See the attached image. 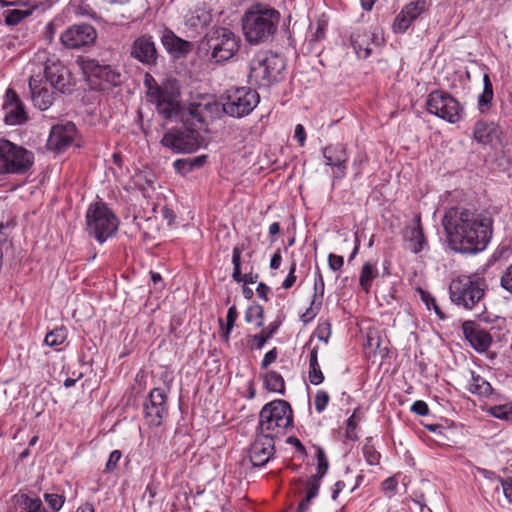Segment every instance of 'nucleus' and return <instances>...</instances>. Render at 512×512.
I'll return each mask as SVG.
<instances>
[{
  "label": "nucleus",
  "mask_w": 512,
  "mask_h": 512,
  "mask_svg": "<svg viewBox=\"0 0 512 512\" xmlns=\"http://www.w3.org/2000/svg\"><path fill=\"white\" fill-rule=\"evenodd\" d=\"M442 225L450 248L463 254L485 250L493 234V220L490 217L463 207L448 209Z\"/></svg>",
  "instance_id": "f257e3e1"
},
{
  "label": "nucleus",
  "mask_w": 512,
  "mask_h": 512,
  "mask_svg": "<svg viewBox=\"0 0 512 512\" xmlns=\"http://www.w3.org/2000/svg\"><path fill=\"white\" fill-rule=\"evenodd\" d=\"M280 22V13L267 5L251 6L242 17L245 39L252 45L264 43L275 35Z\"/></svg>",
  "instance_id": "f03ea898"
},
{
  "label": "nucleus",
  "mask_w": 512,
  "mask_h": 512,
  "mask_svg": "<svg viewBox=\"0 0 512 512\" xmlns=\"http://www.w3.org/2000/svg\"><path fill=\"white\" fill-rule=\"evenodd\" d=\"M144 87L148 100L156 105V109L166 119L178 113L179 91L174 81H166L159 85L149 73L144 76Z\"/></svg>",
  "instance_id": "7ed1b4c3"
},
{
  "label": "nucleus",
  "mask_w": 512,
  "mask_h": 512,
  "mask_svg": "<svg viewBox=\"0 0 512 512\" xmlns=\"http://www.w3.org/2000/svg\"><path fill=\"white\" fill-rule=\"evenodd\" d=\"M239 38L227 28L210 31L202 40L200 49L212 62L221 63L231 59L239 50Z\"/></svg>",
  "instance_id": "20e7f679"
},
{
  "label": "nucleus",
  "mask_w": 512,
  "mask_h": 512,
  "mask_svg": "<svg viewBox=\"0 0 512 512\" xmlns=\"http://www.w3.org/2000/svg\"><path fill=\"white\" fill-rule=\"evenodd\" d=\"M284 60L274 53L258 54L250 62L249 83L259 88H267L282 79Z\"/></svg>",
  "instance_id": "39448f33"
},
{
  "label": "nucleus",
  "mask_w": 512,
  "mask_h": 512,
  "mask_svg": "<svg viewBox=\"0 0 512 512\" xmlns=\"http://www.w3.org/2000/svg\"><path fill=\"white\" fill-rule=\"evenodd\" d=\"M118 225L117 217L105 203L96 202L89 206L86 212V231L100 244L116 233Z\"/></svg>",
  "instance_id": "423d86ee"
},
{
  "label": "nucleus",
  "mask_w": 512,
  "mask_h": 512,
  "mask_svg": "<svg viewBox=\"0 0 512 512\" xmlns=\"http://www.w3.org/2000/svg\"><path fill=\"white\" fill-rule=\"evenodd\" d=\"M486 283L476 276H460L449 285L451 301L465 309H472L484 296Z\"/></svg>",
  "instance_id": "0eeeda50"
},
{
  "label": "nucleus",
  "mask_w": 512,
  "mask_h": 512,
  "mask_svg": "<svg viewBox=\"0 0 512 512\" xmlns=\"http://www.w3.org/2000/svg\"><path fill=\"white\" fill-rule=\"evenodd\" d=\"M34 164V153L9 140H0V174H24Z\"/></svg>",
  "instance_id": "6e6552de"
},
{
  "label": "nucleus",
  "mask_w": 512,
  "mask_h": 512,
  "mask_svg": "<svg viewBox=\"0 0 512 512\" xmlns=\"http://www.w3.org/2000/svg\"><path fill=\"white\" fill-rule=\"evenodd\" d=\"M288 428V403L275 400L266 404L259 415L258 429L272 437L285 436Z\"/></svg>",
  "instance_id": "1a4fd4ad"
},
{
  "label": "nucleus",
  "mask_w": 512,
  "mask_h": 512,
  "mask_svg": "<svg viewBox=\"0 0 512 512\" xmlns=\"http://www.w3.org/2000/svg\"><path fill=\"white\" fill-rule=\"evenodd\" d=\"M78 64L94 89L104 90L121 83V74L111 65L100 64L95 59L80 58Z\"/></svg>",
  "instance_id": "9d476101"
},
{
  "label": "nucleus",
  "mask_w": 512,
  "mask_h": 512,
  "mask_svg": "<svg viewBox=\"0 0 512 512\" xmlns=\"http://www.w3.org/2000/svg\"><path fill=\"white\" fill-rule=\"evenodd\" d=\"M259 100V94L250 88L240 87L230 90L223 103L224 113L235 118L245 117L256 108Z\"/></svg>",
  "instance_id": "9b49d317"
},
{
  "label": "nucleus",
  "mask_w": 512,
  "mask_h": 512,
  "mask_svg": "<svg viewBox=\"0 0 512 512\" xmlns=\"http://www.w3.org/2000/svg\"><path fill=\"white\" fill-rule=\"evenodd\" d=\"M427 111L449 123H456L461 119L463 111L460 103L442 90L432 91L426 101Z\"/></svg>",
  "instance_id": "f8f14e48"
},
{
  "label": "nucleus",
  "mask_w": 512,
  "mask_h": 512,
  "mask_svg": "<svg viewBox=\"0 0 512 512\" xmlns=\"http://www.w3.org/2000/svg\"><path fill=\"white\" fill-rule=\"evenodd\" d=\"M201 135L189 128H173L161 139V144L175 153H191L202 145Z\"/></svg>",
  "instance_id": "ddd939ff"
},
{
  "label": "nucleus",
  "mask_w": 512,
  "mask_h": 512,
  "mask_svg": "<svg viewBox=\"0 0 512 512\" xmlns=\"http://www.w3.org/2000/svg\"><path fill=\"white\" fill-rule=\"evenodd\" d=\"M35 69H41L45 81L57 92H68L74 85L71 72L58 60L48 59L44 64L36 65Z\"/></svg>",
  "instance_id": "4468645a"
},
{
  "label": "nucleus",
  "mask_w": 512,
  "mask_h": 512,
  "mask_svg": "<svg viewBox=\"0 0 512 512\" xmlns=\"http://www.w3.org/2000/svg\"><path fill=\"white\" fill-rule=\"evenodd\" d=\"M97 31L90 24H74L66 28L60 35L61 44L71 50H78L94 45Z\"/></svg>",
  "instance_id": "2eb2a0df"
},
{
  "label": "nucleus",
  "mask_w": 512,
  "mask_h": 512,
  "mask_svg": "<svg viewBox=\"0 0 512 512\" xmlns=\"http://www.w3.org/2000/svg\"><path fill=\"white\" fill-rule=\"evenodd\" d=\"M30 98L35 107L45 111L56 98L57 91L45 81L41 69H33L29 79Z\"/></svg>",
  "instance_id": "dca6fc26"
},
{
  "label": "nucleus",
  "mask_w": 512,
  "mask_h": 512,
  "mask_svg": "<svg viewBox=\"0 0 512 512\" xmlns=\"http://www.w3.org/2000/svg\"><path fill=\"white\" fill-rule=\"evenodd\" d=\"M168 415L167 395L163 389L154 388L144 403V416L150 426H160Z\"/></svg>",
  "instance_id": "f3484780"
},
{
  "label": "nucleus",
  "mask_w": 512,
  "mask_h": 512,
  "mask_svg": "<svg viewBox=\"0 0 512 512\" xmlns=\"http://www.w3.org/2000/svg\"><path fill=\"white\" fill-rule=\"evenodd\" d=\"M190 115L197 122L208 125L224 113L223 104L217 102L212 96H204L190 104Z\"/></svg>",
  "instance_id": "a211bd4d"
},
{
  "label": "nucleus",
  "mask_w": 512,
  "mask_h": 512,
  "mask_svg": "<svg viewBox=\"0 0 512 512\" xmlns=\"http://www.w3.org/2000/svg\"><path fill=\"white\" fill-rule=\"evenodd\" d=\"M2 109L4 112V121L8 125L23 124L28 118L23 102L11 88L6 90Z\"/></svg>",
  "instance_id": "6ab92c4d"
},
{
  "label": "nucleus",
  "mask_w": 512,
  "mask_h": 512,
  "mask_svg": "<svg viewBox=\"0 0 512 512\" xmlns=\"http://www.w3.org/2000/svg\"><path fill=\"white\" fill-rule=\"evenodd\" d=\"M428 7L429 2L427 0H414L406 4L393 22L394 32L404 33L413 21L428 10Z\"/></svg>",
  "instance_id": "aec40b11"
},
{
  "label": "nucleus",
  "mask_w": 512,
  "mask_h": 512,
  "mask_svg": "<svg viewBox=\"0 0 512 512\" xmlns=\"http://www.w3.org/2000/svg\"><path fill=\"white\" fill-rule=\"evenodd\" d=\"M274 450V437L267 433H259L249 449V459L253 466L265 465L272 456Z\"/></svg>",
  "instance_id": "412c9836"
},
{
  "label": "nucleus",
  "mask_w": 512,
  "mask_h": 512,
  "mask_svg": "<svg viewBox=\"0 0 512 512\" xmlns=\"http://www.w3.org/2000/svg\"><path fill=\"white\" fill-rule=\"evenodd\" d=\"M325 164L332 168L334 178L342 179L346 175L348 154L343 144H331L324 148Z\"/></svg>",
  "instance_id": "4be33fe9"
},
{
  "label": "nucleus",
  "mask_w": 512,
  "mask_h": 512,
  "mask_svg": "<svg viewBox=\"0 0 512 512\" xmlns=\"http://www.w3.org/2000/svg\"><path fill=\"white\" fill-rule=\"evenodd\" d=\"M76 134L77 129L73 123L58 124L51 129L47 146L50 150L61 152L74 142Z\"/></svg>",
  "instance_id": "5701e85b"
},
{
  "label": "nucleus",
  "mask_w": 512,
  "mask_h": 512,
  "mask_svg": "<svg viewBox=\"0 0 512 512\" xmlns=\"http://www.w3.org/2000/svg\"><path fill=\"white\" fill-rule=\"evenodd\" d=\"M130 55L144 65H155L158 54L152 37L142 35L136 38L131 45Z\"/></svg>",
  "instance_id": "b1692460"
},
{
  "label": "nucleus",
  "mask_w": 512,
  "mask_h": 512,
  "mask_svg": "<svg viewBox=\"0 0 512 512\" xmlns=\"http://www.w3.org/2000/svg\"><path fill=\"white\" fill-rule=\"evenodd\" d=\"M382 38L366 29H355L350 35V44L358 58L366 59L371 53V45H380Z\"/></svg>",
  "instance_id": "393cba45"
},
{
  "label": "nucleus",
  "mask_w": 512,
  "mask_h": 512,
  "mask_svg": "<svg viewBox=\"0 0 512 512\" xmlns=\"http://www.w3.org/2000/svg\"><path fill=\"white\" fill-rule=\"evenodd\" d=\"M500 134L501 129L495 122L478 120L473 127L472 137L479 144L489 145L498 139Z\"/></svg>",
  "instance_id": "a878e982"
},
{
  "label": "nucleus",
  "mask_w": 512,
  "mask_h": 512,
  "mask_svg": "<svg viewBox=\"0 0 512 512\" xmlns=\"http://www.w3.org/2000/svg\"><path fill=\"white\" fill-rule=\"evenodd\" d=\"M463 331L466 339L477 351L483 352L490 347L492 342L490 334L474 323H464Z\"/></svg>",
  "instance_id": "bb28decb"
},
{
  "label": "nucleus",
  "mask_w": 512,
  "mask_h": 512,
  "mask_svg": "<svg viewBox=\"0 0 512 512\" xmlns=\"http://www.w3.org/2000/svg\"><path fill=\"white\" fill-rule=\"evenodd\" d=\"M241 252L242 248L239 246H235L232 251V263H233V273L232 278L236 282H244L245 284H254L258 280V274L253 273L251 270L247 271V266L244 267L245 273H242V264H241Z\"/></svg>",
  "instance_id": "cd10ccee"
},
{
  "label": "nucleus",
  "mask_w": 512,
  "mask_h": 512,
  "mask_svg": "<svg viewBox=\"0 0 512 512\" xmlns=\"http://www.w3.org/2000/svg\"><path fill=\"white\" fill-rule=\"evenodd\" d=\"M378 276L379 271L376 261H366L363 263L359 275V285L365 293L370 292L372 283Z\"/></svg>",
  "instance_id": "c85d7f7f"
},
{
  "label": "nucleus",
  "mask_w": 512,
  "mask_h": 512,
  "mask_svg": "<svg viewBox=\"0 0 512 512\" xmlns=\"http://www.w3.org/2000/svg\"><path fill=\"white\" fill-rule=\"evenodd\" d=\"M164 47L176 56L186 54L190 51V43L175 36L172 32H166L162 36Z\"/></svg>",
  "instance_id": "c756f323"
},
{
  "label": "nucleus",
  "mask_w": 512,
  "mask_h": 512,
  "mask_svg": "<svg viewBox=\"0 0 512 512\" xmlns=\"http://www.w3.org/2000/svg\"><path fill=\"white\" fill-rule=\"evenodd\" d=\"M494 97L493 85L488 74L483 76V91L478 96L477 108L481 114H486L491 108Z\"/></svg>",
  "instance_id": "7c9ffc66"
},
{
  "label": "nucleus",
  "mask_w": 512,
  "mask_h": 512,
  "mask_svg": "<svg viewBox=\"0 0 512 512\" xmlns=\"http://www.w3.org/2000/svg\"><path fill=\"white\" fill-rule=\"evenodd\" d=\"M405 239L408 243V249L415 254L420 253L426 245L425 237L420 224L407 229Z\"/></svg>",
  "instance_id": "2f4dec72"
},
{
  "label": "nucleus",
  "mask_w": 512,
  "mask_h": 512,
  "mask_svg": "<svg viewBox=\"0 0 512 512\" xmlns=\"http://www.w3.org/2000/svg\"><path fill=\"white\" fill-rule=\"evenodd\" d=\"M24 8L8 9L3 12L5 24L8 26L18 25L25 18L30 16L35 8V4L29 2Z\"/></svg>",
  "instance_id": "473e14b6"
},
{
  "label": "nucleus",
  "mask_w": 512,
  "mask_h": 512,
  "mask_svg": "<svg viewBox=\"0 0 512 512\" xmlns=\"http://www.w3.org/2000/svg\"><path fill=\"white\" fill-rule=\"evenodd\" d=\"M468 391L480 397H488L492 394L493 389L491 384L482 376L471 372V381L468 386Z\"/></svg>",
  "instance_id": "72a5a7b5"
},
{
  "label": "nucleus",
  "mask_w": 512,
  "mask_h": 512,
  "mask_svg": "<svg viewBox=\"0 0 512 512\" xmlns=\"http://www.w3.org/2000/svg\"><path fill=\"white\" fill-rule=\"evenodd\" d=\"M212 20L211 13L204 7H196L187 18V23L195 28H204L206 27Z\"/></svg>",
  "instance_id": "f704fd0d"
},
{
  "label": "nucleus",
  "mask_w": 512,
  "mask_h": 512,
  "mask_svg": "<svg viewBox=\"0 0 512 512\" xmlns=\"http://www.w3.org/2000/svg\"><path fill=\"white\" fill-rule=\"evenodd\" d=\"M316 457H317V474L313 475L307 481V484H317V488H319L321 479L328 471L329 462L325 455L324 450L321 447L317 448Z\"/></svg>",
  "instance_id": "c9c22d12"
},
{
  "label": "nucleus",
  "mask_w": 512,
  "mask_h": 512,
  "mask_svg": "<svg viewBox=\"0 0 512 512\" xmlns=\"http://www.w3.org/2000/svg\"><path fill=\"white\" fill-rule=\"evenodd\" d=\"M309 380L313 385H319L324 380L323 373L318 363L316 348L311 350L309 356Z\"/></svg>",
  "instance_id": "e433bc0d"
},
{
  "label": "nucleus",
  "mask_w": 512,
  "mask_h": 512,
  "mask_svg": "<svg viewBox=\"0 0 512 512\" xmlns=\"http://www.w3.org/2000/svg\"><path fill=\"white\" fill-rule=\"evenodd\" d=\"M264 384L267 390L271 392L284 393L285 381L283 377L275 371L266 374Z\"/></svg>",
  "instance_id": "4c0bfd02"
},
{
  "label": "nucleus",
  "mask_w": 512,
  "mask_h": 512,
  "mask_svg": "<svg viewBox=\"0 0 512 512\" xmlns=\"http://www.w3.org/2000/svg\"><path fill=\"white\" fill-rule=\"evenodd\" d=\"M67 339V330L64 327L56 328L46 334L44 343L49 346L56 348L63 344Z\"/></svg>",
  "instance_id": "58836bf2"
},
{
  "label": "nucleus",
  "mask_w": 512,
  "mask_h": 512,
  "mask_svg": "<svg viewBox=\"0 0 512 512\" xmlns=\"http://www.w3.org/2000/svg\"><path fill=\"white\" fill-rule=\"evenodd\" d=\"M489 412L495 418L512 422V403L492 406Z\"/></svg>",
  "instance_id": "ea45409f"
},
{
  "label": "nucleus",
  "mask_w": 512,
  "mask_h": 512,
  "mask_svg": "<svg viewBox=\"0 0 512 512\" xmlns=\"http://www.w3.org/2000/svg\"><path fill=\"white\" fill-rule=\"evenodd\" d=\"M45 502L48 504L51 512H58L65 503V497L57 493H45L43 495Z\"/></svg>",
  "instance_id": "a19ab883"
},
{
  "label": "nucleus",
  "mask_w": 512,
  "mask_h": 512,
  "mask_svg": "<svg viewBox=\"0 0 512 512\" xmlns=\"http://www.w3.org/2000/svg\"><path fill=\"white\" fill-rule=\"evenodd\" d=\"M319 488H317V484H307L306 483V495L298 505V512H306L309 508L310 501L315 498L318 494Z\"/></svg>",
  "instance_id": "79ce46f5"
},
{
  "label": "nucleus",
  "mask_w": 512,
  "mask_h": 512,
  "mask_svg": "<svg viewBox=\"0 0 512 512\" xmlns=\"http://www.w3.org/2000/svg\"><path fill=\"white\" fill-rule=\"evenodd\" d=\"M238 317L237 309L235 306H231L228 309L227 316H226V326L222 330V337L225 339V341H228L229 334L232 331L235 321Z\"/></svg>",
  "instance_id": "37998d69"
},
{
  "label": "nucleus",
  "mask_w": 512,
  "mask_h": 512,
  "mask_svg": "<svg viewBox=\"0 0 512 512\" xmlns=\"http://www.w3.org/2000/svg\"><path fill=\"white\" fill-rule=\"evenodd\" d=\"M263 310L260 306H250L245 313V320L249 323L255 322L257 326H262Z\"/></svg>",
  "instance_id": "c03bdc74"
},
{
  "label": "nucleus",
  "mask_w": 512,
  "mask_h": 512,
  "mask_svg": "<svg viewBox=\"0 0 512 512\" xmlns=\"http://www.w3.org/2000/svg\"><path fill=\"white\" fill-rule=\"evenodd\" d=\"M500 286L512 295V264L508 265L500 277Z\"/></svg>",
  "instance_id": "a18cd8bd"
},
{
  "label": "nucleus",
  "mask_w": 512,
  "mask_h": 512,
  "mask_svg": "<svg viewBox=\"0 0 512 512\" xmlns=\"http://www.w3.org/2000/svg\"><path fill=\"white\" fill-rule=\"evenodd\" d=\"M329 400H330V397L328 395V393L324 390H319L317 391L315 397H314V405H315V409L318 413H322L328 403H329Z\"/></svg>",
  "instance_id": "49530a36"
},
{
  "label": "nucleus",
  "mask_w": 512,
  "mask_h": 512,
  "mask_svg": "<svg viewBox=\"0 0 512 512\" xmlns=\"http://www.w3.org/2000/svg\"><path fill=\"white\" fill-rule=\"evenodd\" d=\"M363 454L370 465H376L379 462L380 454L375 450L372 445L366 444L363 447Z\"/></svg>",
  "instance_id": "de8ad7c7"
},
{
  "label": "nucleus",
  "mask_w": 512,
  "mask_h": 512,
  "mask_svg": "<svg viewBox=\"0 0 512 512\" xmlns=\"http://www.w3.org/2000/svg\"><path fill=\"white\" fill-rule=\"evenodd\" d=\"M122 457V453L120 450H113L110 455H109V458L106 462V465H105V472H112L114 471L117 466H118V463L120 461Z\"/></svg>",
  "instance_id": "09e8293b"
},
{
  "label": "nucleus",
  "mask_w": 512,
  "mask_h": 512,
  "mask_svg": "<svg viewBox=\"0 0 512 512\" xmlns=\"http://www.w3.org/2000/svg\"><path fill=\"white\" fill-rule=\"evenodd\" d=\"M421 294H422V300L426 303L428 309H431L433 308V310L435 311V313L441 318L443 319L445 316L444 314L442 313V311L440 310L437 302H436V299L431 296L430 294L428 293H425L423 291H421Z\"/></svg>",
  "instance_id": "8fccbe9b"
},
{
  "label": "nucleus",
  "mask_w": 512,
  "mask_h": 512,
  "mask_svg": "<svg viewBox=\"0 0 512 512\" xmlns=\"http://www.w3.org/2000/svg\"><path fill=\"white\" fill-rule=\"evenodd\" d=\"M174 169L181 175H186L193 171L188 159H177L173 163Z\"/></svg>",
  "instance_id": "3c124183"
},
{
  "label": "nucleus",
  "mask_w": 512,
  "mask_h": 512,
  "mask_svg": "<svg viewBox=\"0 0 512 512\" xmlns=\"http://www.w3.org/2000/svg\"><path fill=\"white\" fill-rule=\"evenodd\" d=\"M290 445L293 446L298 457L304 460L307 456L306 449L299 439L290 436Z\"/></svg>",
  "instance_id": "603ef678"
},
{
  "label": "nucleus",
  "mask_w": 512,
  "mask_h": 512,
  "mask_svg": "<svg viewBox=\"0 0 512 512\" xmlns=\"http://www.w3.org/2000/svg\"><path fill=\"white\" fill-rule=\"evenodd\" d=\"M273 335V331H268L267 333L261 332L253 337V345L257 349H261L266 341Z\"/></svg>",
  "instance_id": "864d4df0"
},
{
  "label": "nucleus",
  "mask_w": 512,
  "mask_h": 512,
  "mask_svg": "<svg viewBox=\"0 0 512 512\" xmlns=\"http://www.w3.org/2000/svg\"><path fill=\"white\" fill-rule=\"evenodd\" d=\"M411 411L419 416H425L429 413V408L426 402L418 400L412 404Z\"/></svg>",
  "instance_id": "5fc2aeb1"
},
{
  "label": "nucleus",
  "mask_w": 512,
  "mask_h": 512,
  "mask_svg": "<svg viewBox=\"0 0 512 512\" xmlns=\"http://www.w3.org/2000/svg\"><path fill=\"white\" fill-rule=\"evenodd\" d=\"M328 264L333 271H337L343 266L344 259L342 256L331 253L328 256Z\"/></svg>",
  "instance_id": "6e6d98bb"
},
{
  "label": "nucleus",
  "mask_w": 512,
  "mask_h": 512,
  "mask_svg": "<svg viewBox=\"0 0 512 512\" xmlns=\"http://www.w3.org/2000/svg\"><path fill=\"white\" fill-rule=\"evenodd\" d=\"M294 139L298 142V144L302 147L305 144L306 140V131L303 125L298 124L295 127L294 131Z\"/></svg>",
  "instance_id": "4d7b16f0"
},
{
  "label": "nucleus",
  "mask_w": 512,
  "mask_h": 512,
  "mask_svg": "<svg viewBox=\"0 0 512 512\" xmlns=\"http://www.w3.org/2000/svg\"><path fill=\"white\" fill-rule=\"evenodd\" d=\"M498 481L500 482L502 486V491L504 496L511 502V496H512V481L503 480L501 478H498Z\"/></svg>",
  "instance_id": "13d9d810"
},
{
  "label": "nucleus",
  "mask_w": 512,
  "mask_h": 512,
  "mask_svg": "<svg viewBox=\"0 0 512 512\" xmlns=\"http://www.w3.org/2000/svg\"><path fill=\"white\" fill-rule=\"evenodd\" d=\"M281 263H282V254H281V250L278 249L272 256L271 260H270V268L272 270H277L280 268L281 266Z\"/></svg>",
  "instance_id": "bf43d9fd"
},
{
  "label": "nucleus",
  "mask_w": 512,
  "mask_h": 512,
  "mask_svg": "<svg viewBox=\"0 0 512 512\" xmlns=\"http://www.w3.org/2000/svg\"><path fill=\"white\" fill-rule=\"evenodd\" d=\"M277 358V351L276 349H272L270 351H268L263 360H262V367L263 368H266L267 366H269L271 363H273Z\"/></svg>",
  "instance_id": "052dcab7"
},
{
  "label": "nucleus",
  "mask_w": 512,
  "mask_h": 512,
  "mask_svg": "<svg viewBox=\"0 0 512 512\" xmlns=\"http://www.w3.org/2000/svg\"><path fill=\"white\" fill-rule=\"evenodd\" d=\"M206 160H207V156L206 155H200V156H197V157L188 158V161L190 162L191 167H192L193 170L195 168L202 167L206 163Z\"/></svg>",
  "instance_id": "680f3d73"
},
{
  "label": "nucleus",
  "mask_w": 512,
  "mask_h": 512,
  "mask_svg": "<svg viewBox=\"0 0 512 512\" xmlns=\"http://www.w3.org/2000/svg\"><path fill=\"white\" fill-rule=\"evenodd\" d=\"M29 0H0L1 7H12V6H28Z\"/></svg>",
  "instance_id": "e2e57ef3"
},
{
  "label": "nucleus",
  "mask_w": 512,
  "mask_h": 512,
  "mask_svg": "<svg viewBox=\"0 0 512 512\" xmlns=\"http://www.w3.org/2000/svg\"><path fill=\"white\" fill-rule=\"evenodd\" d=\"M346 488V483L345 481H337L335 484H334V488H333V491H332V499L333 500H336L339 493L341 491H343L344 489Z\"/></svg>",
  "instance_id": "0e129e2a"
},
{
  "label": "nucleus",
  "mask_w": 512,
  "mask_h": 512,
  "mask_svg": "<svg viewBox=\"0 0 512 512\" xmlns=\"http://www.w3.org/2000/svg\"><path fill=\"white\" fill-rule=\"evenodd\" d=\"M384 491H395L397 487V481L394 478H388L382 483Z\"/></svg>",
  "instance_id": "69168bd1"
},
{
  "label": "nucleus",
  "mask_w": 512,
  "mask_h": 512,
  "mask_svg": "<svg viewBox=\"0 0 512 512\" xmlns=\"http://www.w3.org/2000/svg\"><path fill=\"white\" fill-rule=\"evenodd\" d=\"M268 290H269V288H268L265 284L260 283V284L258 285V287H257V290H256V291H257V294H258V296H259V297H261V298H264V299H265V298H266V296H267V292H268Z\"/></svg>",
  "instance_id": "338daca9"
},
{
  "label": "nucleus",
  "mask_w": 512,
  "mask_h": 512,
  "mask_svg": "<svg viewBox=\"0 0 512 512\" xmlns=\"http://www.w3.org/2000/svg\"><path fill=\"white\" fill-rule=\"evenodd\" d=\"M357 426V421H356V417H355V414L351 415L348 420H347V429H348V433H350L351 431H353Z\"/></svg>",
  "instance_id": "774afa93"
}]
</instances>
